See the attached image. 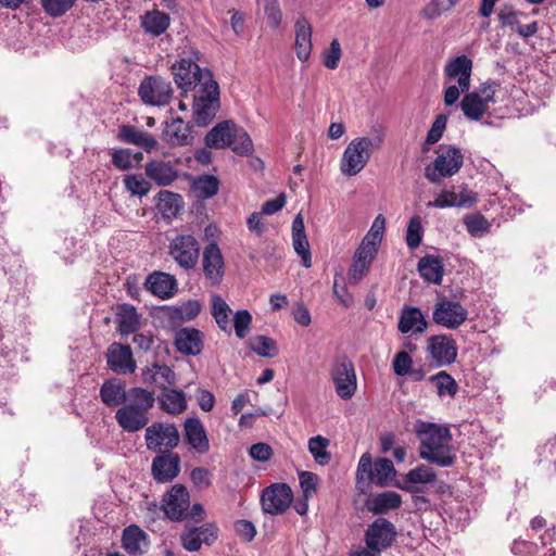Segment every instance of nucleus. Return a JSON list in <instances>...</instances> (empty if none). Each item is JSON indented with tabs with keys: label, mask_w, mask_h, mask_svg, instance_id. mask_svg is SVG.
Wrapping results in <instances>:
<instances>
[{
	"label": "nucleus",
	"mask_w": 556,
	"mask_h": 556,
	"mask_svg": "<svg viewBox=\"0 0 556 556\" xmlns=\"http://www.w3.org/2000/svg\"><path fill=\"white\" fill-rule=\"evenodd\" d=\"M329 443V440L321 435H316L308 440V451L318 465L324 466L330 462L331 455L327 451Z\"/></svg>",
	"instance_id": "nucleus-43"
},
{
	"label": "nucleus",
	"mask_w": 556,
	"mask_h": 556,
	"mask_svg": "<svg viewBox=\"0 0 556 556\" xmlns=\"http://www.w3.org/2000/svg\"><path fill=\"white\" fill-rule=\"evenodd\" d=\"M210 471L204 467H195L190 473L192 483L198 488H208L211 485Z\"/></svg>",
	"instance_id": "nucleus-64"
},
{
	"label": "nucleus",
	"mask_w": 556,
	"mask_h": 556,
	"mask_svg": "<svg viewBox=\"0 0 556 556\" xmlns=\"http://www.w3.org/2000/svg\"><path fill=\"white\" fill-rule=\"evenodd\" d=\"M369 267H370L369 263L358 260L356 257H353V263H352L351 268L348 274L350 283L356 285L358 281H361L362 278L369 270Z\"/></svg>",
	"instance_id": "nucleus-60"
},
{
	"label": "nucleus",
	"mask_w": 556,
	"mask_h": 556,
	"mask_svg": "<svg viewBox=\"0 0 556 556\" xmlns=\"http://www.w3.org/2000/svg\"><path fill=\"white\" fill-rule=\"evenodd\" d=\"M447 118L445 115H438L431 125L426 138V144L437 143L443 136Z\"/></svg>",
	"instance_id": "nucleus-56"
},
{
	"label": "nucleus",
	"mask_w": 556,
	"mask_h": 556,
	"mask_svg": "<svg viewBox=\"0 0 556 556\" xmlns=\"http://www.w3.org/2000/svg\"><path fill=\"white\" fill-rule=\"evenodd\" d=\"M219 87L215 80H210L197 90L193 96V119L200 127L207 126L219 110Z\"/></svg>",
	"instance_id": "nucleus-4"
},
{
	"label": "nucleus",
	"mask_w": 556,
	"mask_h": 556,
	"mask_svg": "<svg viewBox=\"0 0 556 556\" xmlns=\"http://www.w3.org/2000/svg\"><path fill=\"white\" fill-rule=\"evenodd\" d=\"M202 266L205 278L213 286H218L224 277L225 263L222 251L217 243H208L202 254Z\"/></svg>",
	"instance_id": "nucleus-18"
},
{
	"label": "nucleus",
	"mask_w": 556,
	"mask_h": 556,
	"mask_svg": "<svg viewBox=\"0 0 556 556\" xmlns=\"http://www.w3.org/2000/svg\"><path fill=\"white\" fill-rule=\"evenodd\" d=\"M417 267L420 276L426 281L434 285L442 283L444 266L439 256L426 255L418 261Z\"/></svg>",
	"instance_id": "nucleus-35"
},
{
	"label": "nucleus",
	"mask_w": 556,
	"mask_h": 556,
	"mask_svg": "<svg viewBox=\"0 0 556 556\" xmlns=\"http://www.w3.org/2000/svg\"><path fill=\"white\" fill-rule=\"evenodd\" d=\"M212 303V315L218 325L219 329L226 332H230V314L231 309L226 301L219 295L214 294L211 299Z\"/></svg>",
	"instance_id": "nucleus-40"
},
{
	"label": "nucleus",
	"mask_w": 556,
	"mask_h": 556,
	"mask_svg": "<svg viewBox=\"0 0 556 556\" xmlns=\"http://www.w3.org/2000/svg\"><path fill=\"white\" fill-rule=\"evenodd\" d=\"M312 26L305 17H300L295 22V42L294 48L296 56L301 62L309 59L312 45Z\"/></svg>",
	"instance_id": "nucleus-30"
},
{
	"label": "nucleus",
	"mask_w": 556,
	"mask_h": 556,
	"mask_svg": "<svg viewBox=\"0 0 556 556\" xmlns=\"http://www.w3.org/2000/svg\"><path fill=\"white\" fill-rule=\"evenodd\" d=\"M386 228V219L384 217L379 214L372 222V225L367 232V235L364 237V241H369L374 243V245L378 247V244L381 242L383 232Z\"/></svg>",
	"instance_id": "nucleus-54"
},
{
	"label": "nucleus",
	"mask_w": 556,
	"mask_h": 556,
	"mask_svg": "<svg viewBox=\"0 0 556 556\" xmlns=\"http://www.w3.org/2000/svg\"><path fill=\"white\" fill-rule=\"evenodd\" d=\"M429 380L435 386L439 396L448 395L454 397L458 391L455 379L444 370L431 376Z\"/></svg>",
	"instance_id": "nucleus-42"
},
{
	"label": "nucleus",
	"mask_w": 556,
	"mask_h": 556,
	"mask_svg": "<svg viewBox=\"0 0 556 556\" xmlns=\"http://www.w3.org/2000/svg\"><path fill=\"white\" fill-rule=\"evenodd\" d=\"M330 377L333 381L336 392L343 400L351 399L357 389V379L352 361L346 355L334 358Z\"/></svg>",
	"instance_id": "nucleus-9"
},
{
	"label": "nucleus",
	"mask_w": 556,
	"mask_h": 556,
	"mask_svg": "<svg viewBox=\"0 0 556 556\" xmlns=\"http://www.w3.org/2000/svg\"><path fill=\"white\" fill-rule=\"evenodd\" d=\"M238 126L232 121H224L214 126L205 136V144L212 149H224L231 144Z\"/></svg>",
	"instance_id": "nucleus-29"
},
{
	"label": "nucleus",
	"mask_w": 556,
	"mask_h": 556,
	"mask_svg": "<svg viewBox=\"0 0 556 556\" xmlns=\"http://www.w3.org/2000/svg\"><path fill=\"white\" fill-rule=\"evenodd\" d=\"M459 0H431L421 11V15L427 20H435L442 13L452 10Z\"/></svg>",
	"instance_id": "nucleus-45"
},
{
	"label": "nucleus",
	"mask_w": 556,
	"mask_h": 556,
	"mask_svg": "<svg viewBox=\"0 0 556 556\" xmlns=\"http://www.w3.org/2000/svg\"><path fill=\"white\" fill-rule=\"evenodd\" d=\"M180 540L184 548L189 552H197L202 546L199 540V533H197L194 528L187 529L185 532H182Z\"/></svg>",
	"instance_id": "nucleus-63"
},
{
	"label": "nucleus",
	"mask_w": 556,
	"mask_h": 556,
	"mask_svg": "<svg viewBox=\"0 0 556 556\" xmlns=\"http://www.w3.org/2000/svg\"><path fill=\"white\" fill-rule=\"evenodd\" d=\"M184 439L199 454H206L210 451V440L206 430L197 417H190L185 420Z\"/></svg>",
	"instance_id": "nucleus-21"
},
{
	"label": "nucleus",
	"mask_w": 556,
	"mask_h": 556,
	"mask_svg": "<svg viewBox=\"0 0 556 556\" xmlns=\"http://www.w3.org/2000/svg\"><path fill=\"white\" fill-rule=\"evenodd\" d=\"M122 546L130 555H140L148 546V534L136 525L128 526L123 531Z\"/></svg>",
	"instance_id": "nucleus-32"
},
{
	"label": "nucleus",
	"mask_w": 556,
	"mask_h": 556,
	"mask_svg": "<svg viewBox=\"0 0 556 556\" xmlns=\"http://www.w3.org/2000/svg\"><path fill=\"white\" fill-rule=\"evenodd\" d=\"M112 164L119 170L132 167V153L129 149H118L112 153Z\"/></svg>",
	"instance_id": "nucleus-57"
},
{
	"label": "nucleus",
	"mask_w": 556,
	"mask_h": 556,
	"mask_svg": "<svg viewBox=\"0 0 556 556\" xmlns=\"http://www.w3.org/2000/svg\"><path fill=\"white\" fill-rule=\"evenodd\" d=\"M428 328L422 312L418 307L404 306L397 323V329L401 333H424Z\"/></svg>",
	"instance_id": "nucleus-28"
},
{
	"label": "nucleus",
	"mask_w": 556,
	"mask_h": 556,
	"mask_svg": "<svg viewBox=\"0 0 556 556\" xmlns=\"http://www.w3.org/2000/svg\"><path fill=\"white\" fill-rule=\"evenodd\" d=\"M252 323V315L247 309L238 311L233 316L236 336L240 339L247 337Z\"/></svg>",
	"instance_id": "nucleus-52"
},
{
	"label": "nucleus",
	"mask_w": 556,
	"mask_h": 556,
	"mask_svg": "<svg viewBox=\"0 0 556 556\" xmlns=\"http://www.w3.org/2000/svg\"><path fill=\"white\" fill-rule=\"evenodd\" d=\"M169 15L157 10L149 11L141 17L142 28L147 34L154 37L164 34L169 27Z\"/></svg>",
	"instance_id": "nucleus-36"
},
{
	"label": "nucleus",
	"mask_w": 556,
	"mask_h": 556,
	"mask_svg": "<svg viewBox=\"0 0 556 556\" xmlns=\"http://www.w3.org/2000/svg\"><path fill=\"white\" fill-rule=\"evenodd\" d=\"M147 448L153 452L172 451L178 446L180 434L178 428L170 422H153L146 428Z\"/></svg>",
	"instance_id": "nucleus-10"
},
{
	"label": "nucleus",
	"mask_w": 556,
	"mask_h": 556,
	"mask_svg": "<svg viewBox=\"0 0 556 556\" xmlns=\"http://www.w3.org/2000/svg\"><path fill=\"white\" fill-rule=\"evenodd\" d=\"M472 67V60L467 55L462 54L446 63L444 74L450 79H457L460 90L463 92H467L471 86Z\"/></svg>",
	"instance_id": "nucleus-20"
},
{
	"label": "nucleus",
	"mask_w": 556,
	"mask_h": 556,
	"mask_svg": "<svg viewBox=\"0 0 556 556\" xmlns=\"http://www.w3.org/2000/svg\"><path fill=\"white\" fill-rule=\"evenodd\" d=\"M146 176L160 187L172 185L179 176L178 170L172 162L152 160L144 165Z\"/></svg>",
	"instance_id": "nucleus-23"
},
{
	"label": "nucleus",
	"mask_w": 556,
	"mask_h": 556,
	"mask_svg": "<svg viewBox=\"0 0 556 556\" xmlns=\"http://www.w3.org/2000/svg\"><path fill=\"white\" fill-rule=\"evenodd\" d=\"M168 255L181 269L192 270L200 258V243L192 235H177L169 241Z\"/></svg>",
	"instance_id": "nucleus-8"
},
{
	"label": "nucleus",
	"mask_w": 556,
	"mask_h": 556,
	"mask_svg": "<svg viewBox=\"0 0 556 556\" xmlns=\"http://www.w3.org/2000/svg\"><path fill=\"white\" fill-rule=\"evenodd\" d=\"M190 126L180 117L165 123L162 132L163 140L170 147H181L189 143Z\"/></svg>",
	"instance_id": "nucleus-31"
},
{
	"label": "nucleus",
	"mask_w": 556,
	"mask_h": 556,
	"mask_svg": "<svg viewBox=\"0 0 556 556\" xmlns=\"http://www.w3.org/2000/svg\"><path fill=\"white\" fill-rule=\"evenodd\" d=\"M117 330L122 336L136 333L140 328V315L135 306L130 304H122L116 311Z\"/></svg>",
	"instance_id": "nucleus-33"
},
{
	"label": "nucleus",
	"mask_w": 556,
	"mask_h": 556,
	"mask_svg": "<svg viewBox=\"0 0 556 556\" xmlns=\"http://www.w3.org/2000/svg\"><path fill=\"white\" fill-rule=\"evenodd\" d=\"M174 344L179 353L197 356L203 351L204 333L193 327L180 328L175 333Z\"/></svg>",
	"instance_id": "nucleus-19"
},
{
	"label": "nucleus",
	"mask_w": 556,
	"mask_h": 556,
	"mask_svg": "<svg viewBox=\"0 0 556 556\" xmlns=\"http://www.w3.org/2000/svg\"><path fill=\"white\" fill-rule=\"evenodd\" d=\"M292 243L294 251L301 257L302 265L309 268L312 266V254L306 235L292 236Z\"/></svg>",
	"instance_id": "nucleus-51"
},
{
	"label": "nucleus",
	"mask_w": 556,
	"mask_h": 556,
	"mask_svg": "<svg viewBox=\"0 0 556 556\" xmlns=\"http://www.w3.org/2000/svg\"><path fill=\"white\" fill-rule=\"evenodd\" d=\"M100 399L108 407H121L129 400V389L122 379L110 378L100 388Z\"/></svg>",
	"instance_id": "nucleus-25"
},
{
	"label": "nucleus",
	"mask_w": 556,
	"mask_h": 556,
	"mask_svg": "<svg viewBox=\"0 0 556 556\" xmlns=\"http://www.w3.org/2000/svg\"><path fill=\"white\" fill-rule=\"evenodd\" d=\"M193 528L199 533L201 544L212 545L218 538V527L215 523L208 522Z\"/></svg>",
	"instance_id": "nucleus-58"
},
{
	"label": "nucleus",
	"mask_w": 556,
	"mask_h": 556,
	"mask_svg": "<svg viewBox=\"0 0 556 556\" xmlns=\"http://www.w3.org/2000/svg\"><path fill=\"white\" fill-rule=\"evenodd\" d=\"M146 286L154 295L162 300L172 298L177 291V280L173 275L154 271L147 278Z\"/></svg>",
	"instance_id": "nucleus-27"
},
{
	"label": "nucleus",
	"mask_w": 556,
	"mask_h": 556,
	"mask_svg": "<svg viewBox=\"0 0 556 556\" xmlns=\"http://www.w3.org/2000/svg\"><path fill=\"white\" fill-rule=\"evenodd\" d=\"M341 47L337 39L332 40L330 47L324 52L323 63L329 70L338 67L341 59Z\"/></svg>",
	"instance_id": "nucleus-55"
},
{
	"label": "nucleus",
	"mask_w": 556,
	"mask_h": 556,
	"mask_svg": "<svg viewBox=\"0 0 556 556\" xmlns=\"http://www.w3.org/2000/svg\"><path fill=\"white\" fill-rule=\"evenodd\" d=\"M292 498V490L288 484L274 483L263 491L262 508L266 514L280 515L290 507Z\"/></svg>",
	"instance_id": "nucleus-16"
},
{
	"label": "nucleus",
	"mask_w": 556,
	"mask_h": 556,
	"mask_svg": "<svg viewBox=\"0 0 556 556\" xmlns=\"http://www.w3.org/2000/svg\"><path fill=\"white\" fill-rule=\"evenodd\" d=\"M396 470L391 459L378 458L372 463L371 455L364 453L358 462L356 479L361 481L367 480L378 486H388L394 479Z\"/></svg>",
	"instance_id": "nucleus-5"
},
{
	"label": "nucleus",
	"mask_w": 556,
	"mask_h": 556,
	"mask_svg": "<svg viewBox=\"0 0 556 556\" xmlns=\"http://www.w3.org/2000/svg\"><path fill=\"white\" fill-rule=\"evenodd\" d=\"M219 188V181L215 176L203 175L193 180L192 192L198 199L206 200L213 198Z\"/></svg>",
	"instance_id": "nucleus-39"
},
{
	"label": "nucleus",
	"mask_w": 556,
	"mask_h": 556,
	"mask_svg": "<svg viewBox=\"0 0 556 556\" xmlns=\"http://www.w3.org/2000/svg\"><path fill=\"white\" fill-rule=\"evenodd\" d=\"M412 365L413 358L405 351L396 353L392 362V368L394 374L402 377L410 374Z\"/></svg>",
	"instance_id": "nucleus-53"
},
{
	"label": "nucleus",
	"mask_w": 556,
	"mask_h": 556,
	"mask_svg": "<svg viewBox=\"0 0 556 556\" xmlns=\"http://www.w3.org/2000/svg\"><path fill=\"white\" fill-rule=\"evenodd\" d=\"M300 485L303 491L305 500L311 497L316 492L317 476L311 471H302L299 475Z\"/></svg>",
	"instance_id": "nucleus-61"
},
{
	"label": "nucleus",
	"mask_w": 556,
	"mask_h": 556,
	"mask_svg": "<svg viewBox=\"0 0 556 556\" xmlns=\"http://www.w3.org/2000/svg\"><path fill=\"white\" fill-rule=\"evenodd\" d=\"M273 453L274 452H273L271 446L269 444L263 443V442L253 444L249 450L250 456L254 460L262 462V463L269 460L270 457L273 456Z\"/></svg>",
	"instance_id": "nucleus-62"
},
{
	"label": "nucleus",
	"mask_w": 556,
	"mask_h": 556,
	"mask_svg": "<svg viewBox=\"0 0 556 556\" xmlns=\"http://www.w3.org/2000/svg\"><path fill=\"white\" fill-rule=\"evenodd\" d=\"M437 479L438 476L434 469L428 465L421 464L410 469L404 476L403 482L397 484V486L410 494L422 493L424 490L417 486V484L434 483Z\"/></svg>",
	"instance_id": "nucleus-22"
},
{
	"label": "nucleus",
	"mask_w": 556,
	"mask_h": 556,
	"mask_svg": "<svg viewBox=\"0 0 556 556\" xmlns=\"http://www.w3.org/2000/svg\"><path fill=\"white\" fill-rule=\"evenodd\" d=\"M180 470L178 454L159 455L152 462V475L157 482L165 483L174 480Z\"/></svg>",
	"instance_id": "nucleus-24"
},
{
	"label": "nucleus",
	"mask_w": 556,
	"mask_h": 556,
	"mask_svg": "<svg viewBox=\"0 0 556 556\" xmlns=\"http://www.w3.org/2000/svg\"><path fill=\"white\" fill-rule=\"evenodd\" d=\"M190 507V495L184 484L177 483L163 496L160 508L172 521L186 520V511Z\"/></svg>",
	"instance_id": "nucleus-14"
},
{
	"label": "nucleus",
	"mask_w": 556,
	"mask_h": 556,
	"mask_svg": "<svg viewBox=\"0 0 556 556\" xmlns=\"http://www.w3.org/2000/svg\"><path fill=\"white\" fill-rule=\"evenodd\" d=\"M76 0H40L43 11L51 17H60L70 11Z\"/></svg>",
	"instance_id": "nucleus-50"
},
{
	"label": "nucleus",
	"mask_w": 556,
	"mask_h": 556,
	"mask_svg": "<svg viewBox=\"0 0 556 556\" xmlns=\"http://www.w3.org/2000/svg\"><path fill=\"white\" fill-rule=\"evenodd\" d=\"M125 189L136 197H144L151 190V184L142 175H126L123 179Z\"/></svg>",
	"instance_id": "nucleus-44"
},
{
	"label": "nucleus",
	"mask_w": 556,
	"mask_h": 556,
	"mask_svg": "<svg viewBox=\"0 0 556 556\" xmlns=\"http://www.w3.org/2000/svg\"><path fill=\"white\" fill-rule=\"evenodd\" d=\"M251 349L257 355L263 357H275L278 349L275 340L266 336H256L251 341Z\"/></svg>",
	"instance_id": "nucleus-47"
},
{
	"label": "nucleus",
	"mask_w": 556,
	"mask_h": 556,
	"mask_svg": "<svg viewBox=\"0 0 556 556\" xmlns=\"http://www.w3.org/2000/svg\"><path fill=\"white\" fill-rule=\"evenodd\" d=\"M156 206L164 217H175L181 210L184 201L179 193L161 190L156 194Z\"/></svg>",
	"instance_id": "nucleus-37"
},
{
	"label": "nucleus",
	"mask_w": 556,
	"mask_h": 556,
	"mask_svg": "<svg viewBox=\"0 0 556 556\" xmlns=\"http://www.w3.org/2000/svg\"><path fill=\"white\" fill-rule=\"evenodd\" d=\"M155 395L141 387L129 389V400H127L115 412V420L118 427L128 433H135L149 427L150 412L154 407Z\"/></svg>",
	"instance_id": "nucleus-2"
},
{
	"label": "nucleus",
	"mask_w": 556,
	"mask_h": 556,
	"mask_svg": "<svg viewBox=\"0 0 556 556\" xmlns=\"http://www.w3.org/2000/svg\"><path fill=\"white\" fill-rule=\"evenodd\" d=\"M464 163V156L459 149L453 146H441L432 166L425 169L426 178L438 184L442 178L451 177L458 173Z\"/></svg>",
	"instance_id": "nucleus-7"
},
{
	"label": "nucleus",
	"mask_w": 556,
	"mask_h": 556,
	"mask_svg": "<svg viewBox=\"0 0 556 556\" xmlns=\"http://www.w3.org/2000/svg\"><path fill=\"white\" fill-rule=\"evenodd\" d=\"M402 505V497L394 491L379 493L367 501V508L374 515L387 514Z\"/></svg>",
	"instance_id": "nucleus-34"
},
{
	"label": "nucleus",
	"mask_w": 556,
	"mask_h": 556,
	"mask_svg": "<svg viewBox=\"0 0 556 556\" xmlns=\"http://www.w3.org/2000/svg\"><path fill=\"white\" fill-rule=\"evenodd\" d=\"M426 350L435 367L448 366L457 357L456 341L447 334H435L428 338Z\"/></svg>",
	"instance_id": "nucleus-15"
},
{
	"label": "nucleus",
	"mask_w": 556,
	"mask_h": 556,
	"mask_svg": "<svg viewBox=\"0 0 556 556\" xmlns=\"http://www.w3.org/2000/svg\"><path fill=\"white\" fill-rule=\"evenodd\" d=\"M464 115L471 121H479L488 112L489 106L481 100L480 92H468L460 102Z\"/></svg>",
	"instance_id": "nucleus-38"
},
{
	"label": "nucleus",
	"mask_w": 556,
	"mask_h": 556,
	"mask_svg": "<svg viewBox=\"0 0 556 556\" xmlns=\"http://www.w3.org/2000/svg\"><path fill=\"white\" fill-rule=\"evenodd\" d=\"M456 204H465V201L459 200L454 191H442L432 202H429V206L434 207H450L456 206Z\"/></svg>",
	"instance_id": "nucleus-59"
},
{
	"label": "nucleus",
	"mask_w": 556,
	"mask_h": 556,
	"mask_svg": "<svg viewBox=\"0 0 556 556\" xmlns=\"http://www.w3.org/2000/svg\"><path fill=\"white\" fill-rule=\"evenodd\" d=\"M414 432L419 441V457L437 467L448 468L455 465L457 456L452 445V432L443 425L418 419Z\"/></svg>",
	"instance_id": "nucleus-1"
},
{
	"label": "nucleus",
	"mask_w": 556,
	"mask_h": 556,
	"mask_svg": "<svg viewBox=\"0 0 556 556\" xmlns=\"http://www.w3.org/2000/svg\"><path fill=\"white\" fill-rule=\"evenodd\" d=\"M464 224L466 226L467 231L472 237H481L490 229V223L488 219L480 213H475L465 216Z\"/></svg>",
	"instance_id": "nucleus-46"
},
{
	"label": "nucleus",
	"mask_w": 556,
	"mask_h": 556,
	"mask_svg": "<svg viewBox=\"0 0 556 556\" xmlns=\"http://www.w3.org/2000/svg\"><path fill=\"white\" fill-rule=\"evenodd\" d=\"M105 357L108 367L115 374H134L137 369V364L129 345L113 342L109 345Z\"/></svg>",
	"instance_id": "nucleus-17"
},
{
	"label": "nucleus",
	"mask_w": 556,
	"mask_h": 556,
	"mask_svg": "<svg viewBox=\"0 0 556 556\" xmlns=\"http://www.w3.org/2000/svg\"><path fill=\"white\" fill-rule=\"evenodd\" d=\"M172 73L177 87L182 93L204 87L206 83L214 80L211 71L201 68L191 59L182 58L176 61L172 66Z\"/></svg>",
	"instance_id": "nucleus-6"
},
{
	"label": "nucleus",
	"mask_w": 556,
	"mask_h": 556,
	"mask_svg": "<svg viewBox=\"0 0 556 556\" xmlns=\"http://www.w3.org/2000/svg\"><path fill=\"white\" fill-rule=\"evenodd\" d=\"M424 228L419 216L409 219L406 230V244L410 250L417 249L422 240Z\"/></svg>",
	"instance_id": "nucleus-49"
},
{
	"label": "nucleus",
	"mask_w": 556,
	"mask_h": 556,
	"mask_svg": "<svg viewBox=\"0 0 556 556\" xmlns=\"http://www.w3.org/2000/svg\"><path fill=\"white\" fill-rule=\"evenodd\" d=\"M384 141V134L381 129H375L371 137H359L353 139L345 148L340 169L345 176L357 175L368 163L371 151L380 149Z\"/></svg>",
	"instance_id": "nucleus-3"
},
{
	"label": "nucleus",
	"mask_w": 556,
	"mask_h": 556,
	"mask_svg": "<svg viewBox=\"0 0 556 556\" xmlns=\"http://www.w3.org/2000/svg\"><path fill=\"white\" fill-rule=\"evenodd\" d=\"M160 403L162 409L173 415L182 413L187 407L185 393L177 390L164 393Z\"/></svg>",
	"instance_id": "nucleus-41"
},
{
	"label": "nucleus",
	"mask_w": 556,
	"mask_h": 556,
	"mask_svg": "<svg viewBox=\"0 0 556 556\" xmlns=\"http://www.w3.org/2000/svg\"><path fill=\"white\" fill-rule=\"evenodd\" d=\"M172 83L162 76H148L139 85L138 94L143 103L153 106L167 105L173 98Z\"/></svg>",
	"instance_id": "nucleus-11"
},
{
	"label": "nucleus",
	"mask_w": 556,
	"mask_h": 556,
	"mask_svg": "<svg viewBox=\"0 0 556 556\" xmlns=\"http://www.w3.org/2000/svg\"><path fill=\"white\" fill-rule=\"evenodd\" d=\"M397 538L395 526L386 518H377L364 533V543L371 551L382 553L390 548Z\"/></svg>",
	"instance_id": "nucleus-12"
},
{
	"label": "nucleus",
	"mask_w": 556,
	"mask_h": 556,
	"mask_svg": "<svg viewBox=\"0 0 556 556\" xmlns=\"http://www.w3.org/2000/svg\"><path fill=\"white\" fill-rule=\"evenodd\" d=\"M467 318V309L459 302L446 298L437 302L432 311L433 321L446 329H457Z\"/></svg>",
	"instance_id": "nucleus-13"
},
{
	"label": "nucleus",
	"mask_w": 556,
	"mask_h": 556,
	"mask_svg": "<svg viewBox=\"0 0 556 556\" xmlns=\"http://www.w3.org/2000/svg\"><path fill=\"white\" fill-rule=\"evenodd\" d=\"M117 138L119 141L140 147L150 153L157 147V140L148 131L139 129L132 125H122L118 128Z\"/></svg>",
	"instance_id": "nucleus-26"
},
{
	"label": "nucleus",
	"mask_w": 556,
	"mask_h": 556,
	"mask_svg": "<svg viewBox=\"0 0 556 556\" xmlns=\"http://www.w3.org/2000/svg\"><path fill=\"white\" fill-rule=\"evenodd\" d=\"M228 148H231V150L239 155H248L253 152V142L249 134L242 127L238 126L236 136L231 138V144H229Z\"/></svg>",
	"instance_id": "nucleus-48"
}]
</instances>
